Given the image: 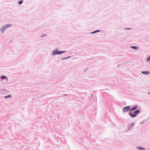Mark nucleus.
<instances>
[{"mask_svg":"<svg viewBox=\"0 0 150 150\" xmlns=\"http://www.w3.org/2000/svg\"><path fill=\"white\" fill-rule=\"evenodd\" d=\"M12 25L11 24H7L2 26L0 28V31L1 33H3L8 28L11 27Z\"/></svg>","mask_w":150,"mask_h":150,"instance_id":"obj_1","label":"nucleus"},{"mask_svg":"<svg viewBox=\"0 0 150 150\" xmlns=\"http://www.w3.org/2000/svg\"><path fill=\"white\" fill-rule=\"evenodd\" d=\"M140 112V110L139 109H137L133 112L129 111V115L132 118H134Z\"/></svg>","mask_w":150,"mask_h":150,"instance_id":"obj_2","label":"nucleus"},{"mask_svg":"<svg viewBox=\"0 0 150 150\" xmlns=\"http://www.w3.org/2000/svg\"><path fill=\"white\" fill-rule=\"evenodd\" d=\"M0 78L3 80L1 82L4 83H6L8 81V79L5 76H1L0 77Z\"/></svg>","mask_w":150,"mask_h":150,"instance_id":"obj_3","label":"nucleus"},{"mask_svg":"<svg viewBox=\"0 0 150 150\" xmlns=\"http://www.w3.org/2000/svg\"><path fill=\"white\" fill-rule=\"evenodd\" d=\"M131 106H128L124 107L122 109V112L125 113L128 111L129 110Z\"/></svg>","mask_w":150,"mask_h":150,"instance_id":"obj_4","label":"nucleus"},{"mask_svg":"<svg viewBox=\"0 0 150 150\" xmlns=\"http://www.w3.org/2000/svg\"><path fill=\"white\" fill-rule=\"evenodd\" d=\"M58 50L57 48H56L53 50L51 54V55L52 56H54L58 54Z\"/></svg>","mask_w":150,"mask_h":150,"instance_id":"obj_5","label":"nucleus"},{"mask_svg":"<svg viewBox=\"0 0 150 150\" xmlns=\"http://www.w3.org/2000/svg\"><path fill=\"white\" fill-rule=\"evenodd\" d=\"M134 125V123H132L128 125V130H129L132 128Z\"/></svg>","mask_w":150,"mask_h":150,"instance_id":"obj_6","label":"nucleus"},{"mask_svg":"<svg viewBox=\"0 0 150 150\" xmlns=\"http://www.w3.org/2000/svg\"><path fill=\"white\" fill-rule=\"evenodd\" d=\"M138 108V106L137 105H136L130 109V111L132 112V111H135L137 110V109Z\"/></svg>","mask_w":150,"mask_h":150,"instance_id":"obj_7","label":"nucleus"},{"mask_svg":"<svg viewBox=\"0 0 150 150\" xmlns=\"http://www.w3.org/2000/svg\"><path fill=\"white\" fill-rule=\"evenodd\" d=\"M137 150H145V148L144 147L142 146H137L136 147Z\"/></svg>","mask_w":150,"mask_h":150,"instance_id":"obj_8","label":"nucleus"},{"mask_svg":"<svg viewBox=\"0 0 150 150\" xmlns=\"http://www.w3.org/2000/svg\"><path fill=\"white\" fill-rule=\"evenodd\" d=\"M141 73L142 74L145 75H148L150 74V72L149 71H142Z\"/></svg>","mask_w":150,"mask_h":150,"instance_id":"obj_9","label":"nucleus"},{"mask_svg":"<svg viewBox=\"0 0 150 150\" xmlns=\"http://www.w3.org/2000/svg\"><path fill=\"white\" fill-rule=\"evenodd\" d=\"M66 52L65 51H59L58 50V55H60L62 54L65 53Z\"/></svg>","mask_w":150,"mask_h":150,"instance_id":"obj_10","label":"nucleus"},{"mask_svg":"<svg viewBox=\"0 0 150 150\" xmlns=\"http://www.w3.org/2000/svg\"><path fill=\"white\" fill-rule=\"evenodd\" d=\"M130 47L133 49L137 50L138 49V47L137 46H131Z\"/></svg>","mask_w":150,"mask_h":150,"instance_id":"obj_11","label":"nucleus"},{"mask_svg":"<svg viewBox=\"0 0 150 150\" xmlns=\"http://www.w3.org/2000/svg\"><path fill=\"white\" fill-rule=\"evenodd\" d=\"M100 31V30H97L94 31L93 32H91L90 33L92 34H94V33H96L97 32H99Z\"/></svg>","mask_w":150,"mask_h":150,"instance_id":"obj_12","label":"nucleus"},{"mask_svg":"<svg viewBox=\"0 0 150 150\" xmlns=\"http://www.w3.org/2000/svg\"><path fill=\"white\" fill-rule=\"evenodd\" d=\"M23 0H21L20 1H18V4L19 5H21V4L23 2Z\"/></svg>","mask_w":150,"mask_h":150,"instance_id":"obj_13","label":"nucleus"},{"mask_svg":"<svg viewBox=\"0 0 150 150\" xmlns=\"http://www.w3.org/2000/svg\"><path fill=\"white\" fill-rule=\"evenodd\" d=\"M11 95H8V96H5L4 98H11Z\"/></svg>","mask_w":150,"mask_h":150,"instance_id":"obj_14","label":"nucleus"},{"mask_svg":"<svg viewBox=\"0 0 150 150\" xmlns=\"http://www.w3.org/2000/svg\"><path fill=\"white\" fill-rule=\"evenodd\" d=\"M71 57V56H69L68 57L63 58H62V60H63L66 59H67L68 58H70Z\"/></svg>","mask_w":150,"mask_h":150,"instance_id":"obj_15","label":"nucleus"},{"mask_svg":"<svg viewBox=\"0 0 150 150\" xmlns=\"http://www.w3.org/2000/svg\"><path fill=\"white\" fill-rule=\"evenodd\" d=\"M47 35V34H43L41 36V38H42V37H46Z\"/></svg>","mask_w":150,"mask_h":150,"instance_id":"obj_16","label":"nucleus"},{"mask_svg":"<svg viewBox=\"0 0 150 150\" xmlns=\"http://www.w3.org/2000/svg\"><path fill=\"white\" fill-rule=\"evenodd\" d=\"M150 61V56H149L146 59L147 61Z\"/></svg>","mask_w":150,"mask_h":150,"instance_id":"obj_17","label":"nucleus"},{"mask_svg":"<svg viewBox=\"0 0 150 150\" xmlns=\"http://www.w3.org/2000/svg\"><path fill=\"white\" fill-rule=\"evenodd\" d=\"M4 90H5L4 89H0V91L1 92H2V91H4Z\"/></svg>","mask_w":150,"mask_h":150,"instance_id":"obj_18","label":"nucleus"},{"mask_svg":"<svg viewBox=\"0 0 150 150\" xmlns=\"http://www.w3.org/2000/svg\"><path fill=\"white\" fill-rule=\"evenodd\" d=\"M130 29H131V28H126L125 29V30H129Z\"/></svg>","mask_w":150,"mask_h":150,"instance_id":"obj_19","label":"nucleus"},{"mask_svg":"<svg viewBox=\"0 0 150 150\" xmlns=\"http://www.w3.org/2000/svg\"><path fill=\"white\" fill-rule=\"evenodd\" d=\"M144 123V122L143 121H142V122L141 123H140V124H143Z\"/></svg>","mask_w":150,"mask_h":150,"instance_id":"obj_20","label":"nucleus"},{"mask_svg":"<svg viewBox=\"0 0 150 150\" xmlns=\"http://www.w3.org/2000/svg\"><path fill=\"white\" fill-rule=\"evenodd\" d=\"M148 94H149V95H150V92H148Z\"/></svg>","mask_w":150,"mask_h":150,"instance_id":"obj_21","label":"nucleus"},{"mask_svg":"<svg viewBox=\"0 0 150 150\" xmlns=\"http://www.w3.org/2000/svg\"><path fill=\"white\" fill-rule=\"evenodd\" d=\"M120 65H118V66H117V68H118L120 66Z\"/></svg>","mask_w":150,"mask_h":150,"instance_id":"obj_22","label":"nucleus"},{"mask_svg":"<svg viewBox=\"0 0 150 150\" xmlns=\"http://www.w3.org/2000/svg\"><path fill=\"white\" fill-rule=\"evenodd\" d=\"M91 96L92 97L93 95H92V94H91Z\"/></svg>","mask_w":150,"mask_h":150,"instance_id":"obj_23","label":"nucleus"}]
</instances>
